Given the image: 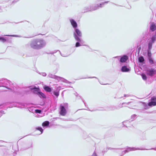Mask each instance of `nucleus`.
<instances>
[{"instance_id": "nucleus-20", "label": "nucleus", "mask_w": 156, "mask_h": 156, "mask_svg": "<svg viewBox=\"0 0 156 156\" xmlns=\"http://www.w3.org/2000/svg\"><path fill=\"white\" fill-rule=\"evenodd\" d=\"M144 60V58L142 56H141L139 58V62H143Z\"/></svg>"}, {"instance_id": "nucleus-26", "label": "nucleus", "mask_w": 156, "mask_h": 156, "mask_svg": "<svg viewBox=\"0 0 156 156\" xmlns=\"http://www.w3.org/2000/svg\"><path fill=\"white\" fill-rule=\"evenodd\" d=\"M147 55L149 58H151V54L150 51H148Z\"/></svg>"}, {"instance_id": "nucleus-19", "label": "nucleus", "mask_w": 156, "mask_h": 156, "mask_svg": "<svg viewBox=\"0 0 156 156\" xmlns=\"http://www.w3.org/2000/svg\"><path fill=\"white\" fill-rule=\"evenodd\" d=\"M153 43H152V42H151V41H150L149 42L148 44V49L149 50H150L151 48L152 45V44Z\"/></svg>"}, {"instance_id": "nucleus-16", "label": "nucleus", "mask_w": 156, "mask_h": 156, "mask_svg": "<svg viewBox=\"0 0 156 156\" xmlns=\"http://www.w3.org/2000/svg\"><path fill=\"white\" fill-rule=\"evenodd\" d=\"M74 37L76 41H79V42L81 41V39L75 34H74Z\"/></svg>"}, {"instance_id": "nucleus-25", "label": "nucleus", "mask_w": 156, "mask_h": 156, "mask_svg": "<svg viewBox=\"0 0 156 156\" xmlns=\"http://www.w3.org/2000/svg\"><path fill=\"white\" fill-rule=\"evenodd\" d=\"M0 41H1L3 42H5L6 41V40L3 37H0Z\"/></svg>"}, {"instance_id": "nucleus-5", "label": "nucleus", "mask_w": 156, "mask_h": 156, "mask_svg": "<svg viewBox=\"0 0 156 156\" xmlns=\"http://www.w3.org/2000/svg\"><path fill=\"white\" fill-rule=\"evenodd\" d=\"M37 40L33 41L30 44V46L31 48L34 49H38L37 48Z\"/></svg>"}, {"instance_id": "nucleus-30", "label": "nucleus", "mask_w": 156, "mask_h": 156, "mask_svg": "<svg viewBox=\"0 0 156 156\" xmlns=\"http://www.w3.org/2000/svg\"><path fill=\"white\" fill-rule=\"evenodd\" d=\"M35 112L36 113H41V111L40 110L36 109L35 110Z\"/></svg>"}, {"instance_id": "nucleus-24", "label": "nucleus", "mask_w": 156, "mask_h": 156, "mask_svg": "<svg viewBox=\"0 0 156 156\" xmlns=\"http://www.w3.org/2000/svg\"><path fill=\"white\" fill-rule=\"evenodd\" d=\"M151 101L153 102H155L156 103V97H152L151 99Z\"/></svg>"}, {"instance_id": "nucleus-8", "label": "nucleus", "mask_w": 156, "mask_h": 156, "mask_svg": "<svg viewBox=\"0 0 156 156\" xmlns=\"http://www.w3.org/2000/svg\"><path fill=\"white\" fill-rule=\"evenodd\" d=\"M70 22L73 27L74 28H76L77 27V24L76 23L73 19H71Z\"/></svg>"}, {"instance_id": "nucleus-1", "label": "nucleus", "mask_w": 156, "mask_h": 156, "mask_svg": "<svg viewBox=\"0 0 156 156\" xmlns=\"http://www.w3.org/2000/svg\"><path fill=\"white\" fill-rule=\"evenodd\" d=\"M103 147H97L95 149V151L92 154V156H103L104 154L103 151L102 150H105L104 152L108 150L107 147H105L104 148H103Z\"/></svg>"}, {"instance_id": "nucleus-32", "label": "nucleus", "mask_w": 156, "mask_h": 156, "mask_svg": "<svg viewBox=\"0 0 156 156\" xmlns=\"http://www.w3.org/2000/svg\"><path fill=\"white\" fill-rule=\"evenodd\" d=\"M5 36H10V37H16V36L14 35H6Z\"/></svg>"}, {"instance_id": "nucleus-28", "label": "nucleus", "mask_w": 156, "mask_h": 156, "mask_svg": "<svg viewBox=\"0 0 156 156\" xmlns=\"http://www.w3.org/2000/svg\"><path fill=\"white\" fill-rule=\"evenodd\" d=\"M54 94L57 97H58L59 95V92H53Z\"/></svg>"}, {"instance_id": "nucleus-23", "label": "nucleus", "mask_w": 156, "mask_h": 156, "mask_svg": "<svg viewBox=\"0 0 156 156\" xmlns=\"http://www.w3.org/2000/svg\"><path fill=\"white\" fill-rule=\"evenodd\" d=\"M18 147H12V150L14 151V152H16L18 151Z\"/></svg>"}, {"instance_id": "nucleus-21", "label": "nucleus", "mask_w": 156, "mask_h": 156, "mask_svg": "<svg viewBox=\"0 0 156 156\" xmlns=\"http://www.w3.org/2000/svg\"><path fill=\"white\" fill-rule=\"evenodd\" d=\"M36 129L39 130L40 131V134H41L43 132V130L41 127H38V128H36Z\"/></svg>"}, {"instance_id": "nucleus-14", "label": "nucleus", "mask_w": 156, "mask_h": 156, "mask_svg": "<svg viewBox=\"0 0 156 156\" xmlns=\"http://www.w3.org/2000/svg\"><path fill=\"white\" fill-rule=\"evenodd\" d=\"M148 105L150 106H155L156 105V103L151 101V102L148 103Z\"/></svg>"}, {"instance_id": "nucleus-10", "label": "nucleus", "mask_w": 156, "mask_h": 156, "mask_svg": "<svg viewBox=\"0 0 156 156\" xmlns=\"http://www.w3.org/2000/svg\"><path fill=\"white\" fill-rule=\"evenodd\" d=\"M44 90L47 92H50L51 91V88L47 86H45L44 87Z\"/></svg>"}, {"instance_id": "nucleus-31", "label": "nucleus", "mask_w": 156, "mask_h": 156, "mask_svg": "<svg viewBox=\"0 0 156 156\" xmlns=\"http://www.w3.org/2000/svg\"><path fill=\"white\" fill-rule=\"evenodd\" d=\"M80 46V43L78 42H77L76 44V47H77Z\"/></svg>"}, {"instance_id": "nucleus-27", "label": "nucleus", "mask_w": 156, "mask_h": 156, "mask_svg": "<svg viewBox=\"0 0 156 156\" xmlns=\"http://www.w3.org/2000/svg\"><path fill=\"white\" fill-rule=\"evenodd\" d=\"M155 36H153L151 39V42H152V43H154V42L155 41Z\"/></svg>"}, {"instance_id": "nucleus-17", "label": "nucleus", "mask_w": 156, "mask_h": 156, "mask_svg": "<svg viewBox=\"0 0 156 156\" xmlns=\"http://www.w3.org/2000/svg\"><path fill=\"white\" fill-rule=\"evenodd\" d=\"M136 150V148H131V147H129L127 149V150H126L125 151H126V152H128V151H134V150Z\"/></svg>"}, {"instance_id": "nucleus-33", "label": "nucleus", "mask_w": 156, "mask_h": 156, "mask_svg": "<svg viewBox=\"0 0 156 156\" xmlns=\"http://www.w3.org/2000/svg\"><path fill=\"white\" fill-rule=\"evenodd\" d=\"M101 5H102V4H100V6H100V7H102Z\"/></svg>"}, {"instance_id": "nucleus-6", "label": "nucleus", "mask_w": 156, "mask_h": 156, "mask_svg": "<svg viewBox=\"0 0 156 156\" xmlns=\"http://www.w3.org/2000/svg\"><path fill=\"white\" fill-rule=\"evenodd\" d=\"M31 91H32V92L36 94H38L40 90L39 87H34L30 88V89Z\"/></svg>"}, {"instance_id": "nucleus-13", "label": "nucleus", "mask_w": 156, "mask_h": 156, "mask_svg": "<svg viewBox=\"0 0 156 156\" xmlns=\"http://www.w3.org/2000/svg\"><path fill=\"white\" fill-rule=\"evenodd\" d=\"M75 30L77 34L79 37H81L82 36V33L79 29H76Z\"/></svg>"}, {"instance_id": "nucleus-2", "label": "nucleus", "mask_w": 156, "mask_h": 156, "mask_svg": "<svg viewBox=\"0 0 156 156\" xmlns=\"http://www.w3.org/2000/svg\"><path fill=\"white\" fill-rule=\"evenodd\" d=\"M37 40L38 49L41 48L45 45V43L43 40Z\"/></svg>"}, {"instance_id": "nucleus-11", "label": "nucleus", "mask_w": 156, "mask_h": 156, "mask_svg": "<svg viewBox=\"0 0 156 156\" xmlns=\"http://www.w3.org/2000/svg\"><path fill=\"white\" fill-rule=\"evenodd\" d=\"M121 70L123 72H127L129 71V69L127 68L126 66H124L122 67Z\"/></svg>"}, {"instance_id": "nucleus-9", "label": "nucleus", "mask_w": 156, "mask_h": 156, "mask_svg": "<svg viewBox=\"0 0 156 156\" xmlns=\"http://www.w3.org/2000/svg\"><path fill=\"white\" fill-rule=\"evenodd\" d=\"M156 29V26L154 23H151V25L150 27V30L152 31H154Z\"/></svg>"}, {"instance_id": "nucleus-4", "label": "nucleus", "mask_w": 156, "mask_h": 156, "mask_svg": "<svg viewBox=\"0 0 156 156\" xmlns=\"http://www.w3.org/2000/svg\"><path fill=\"white\" fill-rule=\"evenodd\" d=\"M60 114L62 116H65L66 114V111L64 107L62 105H60Z\"/></svg>"}, {"instance_id": "nucleus-15", "label": "nucleus", "mask_w": 156, "mask_h": 156, "mask_svg": "<svg viewBox=\"0 0 156 156\" xmlns=\"http://www.w3.org/2000/svg\"><path fill=\"white\" fill-rule=\"evenodd\" d=\"M49 125V122L48 121H46L43 122L42 124L43 126H48Z\"/></svg>"}, {"instance_id": "nucleus-12", "label": "nucleus", "mask_w": 156, "mask_h": 156, "mask_svg": "<svg viewBox=\"0 0 156 156\" xmlns=\"http://www.w3.org/2000/svg\"><path fill=\"white\" fill-rule=\"evenodd\" d=\"M154 150L155 151H156V147L155 148H137V150Z\"/></svg>"}, {"instance_id": "nucleus-7", "label": "nucleus", "mask_w": 156, "mask_h": 156, "mask_svg": "<svg viewBox=\"0 0 156 156\" xmlns=\"http://www.w3.org/2000/svg\"><path fill=\"white\" fill-rule=\"evenodd\" d=\"M128 59V57L126 55L123 56L121 58L120 61L121 62H125Z\"/></svg>"}, {"instance_id": "nucleus-18", "label": "nucleus", "mask_w": 156, "mask_h": 156, "mask_svg": "<svg viewBox=\"0 0 156 156\" xmlns=\"http://www.w3.org/2000/svg\"><path fill=\"white\" fill-rule=\"evenodd\" d=\"M38 94H39L40 96L43 98H45L46 97L45 94L41 92L40 91L39 92Z\"/></svg>"}, {"instance_id": "nucleus-3", "label": "nucleus", "mask_w": 156, "mask_h": 156, "mask_svg": "<svg viewBox=\"0 0 156 156\" xmlns=\"http://www.w3.org/2000/svg\"><path fill=\"white\" fill-rule=\"evenodd\" d=\"M147 75L152 76L156 74V70L153 69L147 70Z\"/></svg>"}, {"instance_id": "nucleus-22", "label": "nucleus", "mask_w": 156, "mask_h": 156, "mask_svg": "<svg viewBox=\"0 0 156 156\" xmlns=\"http://www.w3.org/2000/svg\"><path fill=\"white\" fill-rule=\"evenodd\" d=\"M149 62L150 64H153L154 63V62L153 60L152 59V58H149Z\"/></svg>"}, {"instance_id": "nucleus-29", "label": "nucleus", "mask_w": 156, "mask_h": 156, "mask_svg": "<svg viewBox=\"0 0 156 156\" xmlns=\"http://www.w3.org/2000/svg\"><path fill=\"white\" fill-rule=\"evenodd\" d=\"M142 78L144 80H146L147 79V76H146L144 74H142L141 75Z\"/></svg>"}]
</instances>
